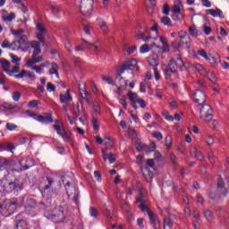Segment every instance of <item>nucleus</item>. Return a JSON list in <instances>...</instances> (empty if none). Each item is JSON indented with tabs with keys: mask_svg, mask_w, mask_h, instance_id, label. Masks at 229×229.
Returning <instances> with one entry per match:
<instances>
[{
	"mask_svg": "<svg viewBox=\"0 0 229 229\" xmlns=\"http://www.w3.org/2000/svg\"><path fill=\"white\" fill-rule=\"evenodd\" d=\"M15 173H19L17 169H11L10 171H0V187L3 192L10 194H19L24 189V182L15 176Z\"/></svg>",
	"mask_w": 229,
	"mask_h": 229,
	"instance_id": "f257e3e1",
	"label": "nucleus"
},
{
	"mask_svg": "<svg viewBox=\"0 0 229 229\" xmlns=\"http://www.w3.org/2000/svg\"><path fill=\"white\" fill-rule=\"evenodd\" d=\"M55 182V178L47 176L39 182V191L43 198H47L46 201L40 203V208H43V210L51 211V198L55 192L53 190Z\"/></svg>",
	"mask_w": 229,
	"mask_h": 229,
	"instance_id": "f03ea898",
	"label": "nucleus"
},
{
	"mask_svg": "<svg viewBox=\"0 0 229 229\" xmlns=\"http://www.w3.org/2000/svg\"><path fill=\"white\" fill-rule=\"evenodd\" d=\"M21 203H19V199H15L12 200H5L0 204V214L4 217H10L12 214L17 210V207H21Z\"/></svg>",
	"mask_w": 229,
	"mask_h": 229,
	"instance_id": "7ed1b4c3",
	"label": "nucleus"
},
{
	"mask_svg": "<svg viewBox=\"0 0 229 229\" xmlns=\"http://www.w3.org/2000/svg\"><path fill=\"white\" fill-rule=\"evenodd\" d=\"M199 117L203 123H210L214 117V110L212 109V106L208 104H202Z\"/></svg>",
	"mask_w": 229,
	"mask_h": 229,
	"instance_id": "20e7f679",
	"label": "nucleus"
},
{
	"mask_svg": "<svg viewBox=\"0 0 229 229\" xmlns=\"http://www.w3.org/2000/svg\"><path fill=\"white\" fill-rule=\"evenodd\" d=\"M27 114L29 117H32L36 121H38V123H44L45 124H51L55 122V120H53V114L51 113H45L44 115H42V114H37L30 111H27Z\"/></svg>",
	"mask_w": 229,
	"mask_h": 229,
	"instance_id": "39448f33",
	"label": "nucleus"
},
{
	"mask_svg": "<svg viewBox=\"0 0 229 229\" xmlns=\"http://www.w3.org/2000/svg\"><path fill=\"white\" fill-rule=\"evenodd\" d=\"M64 188L68 198L73 196L72 201H74L76 205H80V190H78V187L72 186L71 185V182H67Z\"/></svg>",
	"mask_w": 229,
	"mask_h": 229,
	"instance_id": "423d86ee",
	"label": "nucleus"
},
{
	"mask_svg": "<svg viewBox=\"0 0 229 229\" xmlns=\"http://www.w3.org/2000/svg\"><path fill=\"white\" fill-rule=\"evenodd\" d=\"M94 10V0H81L80 5V12L86 17H90Z\"/></svg>",
	"mask_w": 229,
	"mask_h": 229,
	"instance_id": "0eeeda50",
	"label": "nucleus"
},
{
	"mask_svg": "<svg viewBox=\"0 0 229 229\" xmlns=\"http://www.w3.org/2000/svg\"><path fill=\"white\" fill-rule=\"evenodd\" d=\"M135 67L139 69V66H137V59L135 58L123 62L120 66L118 76H121V74H123L124 71H133Z\"/></svg>",
	"mask_w": 229,
	"mask_h": 229,
	"instance_id": "6e6552de",
	"label": "nucleus"
},
{
	"mask_svg": "<svg viewBox=\"0 0 229 229\" xmlns=\"http://www.w3.org/2000/svg\"><path fill=\"white\" fill-rule=\"evenodd\" d=\"M54 129L55 130L57 135L64 139V142H68V144H71V146L74 144V142L72 141V137H71V133L67 132L65 129H62V126H60V124H54Z\"/></svg>",
	"mask_w": 229,
	"mask_h": 229,
	"instance_id": "1a4fd4ad",
	"label": "nucleus"
},
{
	"mask_svg": "<svg viewBox=\"0 0 229 229\" xmlns=\"http://www.w3.org/2000/svg\"><path fill=\"white\" fill-rule=\"evenodd\" d=\"M36 30H38V33L36 34V37L39 42H41L42 46H46V35H47V30L44 27V23L38 22L36 24Z\"/></svg>",
	"mask_w": 229,
	"mask_h": 229,
	"instance_id": "9d476101",
	"label": "nucleus"
},
{
	"mask_svg": "<svg viewBox=\"0 0 229 229\" xmlns=\"http://www.w3.org/2000/svg\"><path fill=\"white\" fill-rule=\"evenodd\" d=\"M136 203H140L139 208L142 212H146V210H148V208H149L148 207V204H147L148 200L146 199V197L144 196V191H142V189L140 190L139 195L136 196Z\"/></svg>",
	"mask_w": 229,
	"mask_h": 229,
	"instance_id": "9b49d317",
	"label": "nucleus"
},
{
	"mask_svg": "<svg viewBox=\"0 0 229 229\" xmlns=\"http://www.w3.org/2000/svg\"><path fill=\"white\" fill-rule=\"evenodd\" d=\"M193 101L197 103V105H205L207 101V95L205 91L201 89H196L193 93Z\"/></svg>",
	"mask_w": 229,
	"mask_h": 229,
	"instance_id": "f8f14e48",
	"label": "nucleus"
},
{
	"mask_svg": "<svg viewBox=\"0 0 229 229\" xmlns=\"http://www.w3.org/2000/svg\"><path fill=\"white\" fill-rule=\"evenodd\" d=\"M145 212H147L150 221V225H153L154 229H161L162 226L160 225V220L158 219V216L155 215V213H152L149 208H147Z\"/></svg>",
	"mask_w": 229,
	"mask_h": 229,
	"instance_id": "ddd939ff",
	"label": "nucleus"
},
{
	"mask_svg": "<svg viewBox=\"0 0 229 229\" xmlns=\"http://www.w3.org/2000/svg\"><path fill=\"white\" fill-rule=\"evenodd\" d=\"M52 219H55L56 223H61L65 219V214H64V210L62 208H55L52 214Z\"/></svg>",
	"mask_w": 229,
	"mask_h": 229,
	"instance_id": "4468645a",
	"label": "nucleus"
},
{
	"mask_svg": "<svg viewBox=\"0 0 229 229\" xmlns=\"http://www.w3.org/2000/svg\"><path fill=\"white\" fill-rule=\"evenodd\" d=\"M30 47H32V49H34L32 53V58H37V56L38 57V55L42 53V49L40 48V43L37 40H33L30 41Z\"/></svg>",
	"mask_w": 229,
	"mask_h": 229,
	"instance_id": "2eb2a0df",
	"label": "nucleus"
},
{
	"mask_svg": "<svg viewBox=\"0 0 229 229\" xmlns=\"http://www.w3.org/2000/svg\"><path fill=\"white\" fill-rule=\"evenodd\" d=\"M141 173L146 182H148V183H151L153 182V173L151 172V169H149L148 166H141Z\"/></svg>",
	"mask_w": 229,
	"mask_h": 229,
	"instance_id": "dca6fc26",
	"label": "nucleus"
},
{
	"mask_svg": "<svg viewBox=\"0 0 229 229\" xmlns=\"http://www.w3.org/2000/svg\"><path fill=\"white\" fill-rule=\"evenodd\" d=\"M11 165H12V162H10L8 158L0 157V171H10L11 169H14V168H10Z\"/></svg>",
	"mask_w": 229,
	"mask_h": 229,
	"instance_id": "f3484780",
	"label": "nucleus"
},
{
	"mask_svg": "<svg viewBox=\"0 0 229 229\" xmlns=\"http://www.w3.org/2000/svg\"><path fill=\"white\" fill-rule=\"evenodd\" d=\"M176 216L169 215L168 216L164 218V229H173V225H174V219Z\"/></svg>",
	"mask_w": 229,
	"mask_h": 229,
	"instance_id": "a211bd4d",
	"label": "nucleus"
},
{
	"mask_svg": "<svg viewBox=\"0 0 229 229\" xmlns=\"http://www.w3.org/2000/svg\"><path fill=\"white\" fill-rule=\"evenodd\" d=\"M148 64L153 68L157 69L158 67V64H160V59L158 58V55L154 54L148 56Z\"/></svg>",
	"mask_w": 229,
	"mask_h": 229,
	"instance_id": "6ab92c4d",
	"label": "nucleus"
},
{
	"mask_svg": "<svg viewBox=\"0 0 229 229\" xmlns=\"http://www.w3.org/2000/svg\"><path fill=\"white\" fill-rule=\"evenodd\" d=\"M207 15H212V17H219L220 19H225V14L221 9H208L206 11Z\"/></svg>",
	"mask_w": 229,
	"mask_h": 229,
	"instance_id": "aec40b11",
	"label": "nucleus"
},
{
	"mask_svg": "<svg viewBox=\"0 0 229 229\" xmlns=\"http://www.w3.org/2000/svg\"><path fill=\"white\" fill-rule=\"evenodd\" d=\"M59 99L61 103H71L72 101V96L71 95V89H67L65 94L61 93L59 95Z\"/></svg>",
	"mask_w": 229,
	"mask_h": 229,
	"instance_id": "412c9836",
	"label": "nucleus"
},
{
	"mask_svg": "<svg viewBox=\"0 0 229 229\" xmlns=\"http://www.w3.org/2000/svg\"><path fill=\"white\" fill-rule=\"evenodd\" d=\"M185 44H189V40L175 39L172 42V47L174 49V51H180V48L183 47Z\"/></svg>",
	"mask_w": 229,
	"mask_h": 229,
	"instance_id": "4be33fe9",
	"label": "nucleus"
},
{
	"mask_svg": "<svg viewBox=\"0 0 229 229\" xmlns=\"http://www.w3.org/2000/svg\"><path fill=\"white\" fill-rule=\"evenodd\" d=\"M14 229H30L28 225V221L26 219H19L15 220V227Z\"/></svg>",
	"mask_w": 229,
	"mask_h": 229,
	"instance_id": "5701e85b",
	"label": "nucleus"
},
{
	"mask_svg": "<svg viewBox=\"0 0 229 229\" xmlns=\"http://www.w3.org/2000/svg\"><path fill=\"white\" fill-rule=\"evenodd\" d=\"M40 62H44V57L38 55L37 57H32L31 59H29L26 62V65L27 67L31 68L33 65H35V64H40Z\"/></svg>",
	"mask_w": 229,
	"mask_h": 229,
	"instance_id": "b1692460",
	"label": "nucleus"
},
{
	"mask_svg": "<svg viewBox=\"0 0 229 229\" xmlns=\"http://www.w3.org/2000/svg\"><path fill=\"white\" fill-rule=\"evenodd\" d=\"M190 153H191V157H194V158H196L197 160H199V162H202V160L205 158L203 154L201 152L198 151V149L196 148H191Z\"/></svg>",
	"mask_w": 229,
	"mask_h": 229,
	"instance_id": "393cba45",
	"label": "nucleus"
},
{
	"mask_svg": "<svg viewBox=\"0 0 229 229\" xmlns=\"http://www.w3.org/2000/svg\"><path fill=\"white\" fill-rule=\"evenodd\" d=\"M102 157L104 160H109L111 164H114L115 162V155L110 153L109 155L106 154V150L102 149Z\"/></svg>",
	"mask_w": 229,
	"mask_h": 229,
	"instance_id": "a878e982",
	"label": "nucleus"
},
{
	"mask_svg": "<svg viewBox=\"0 0 229 229\" xmlns=\"http://www.w3.org/2000/svg\"><path fill=\"white\" fill-rule=\"evenodd\" d=\"M104 144L106 146V149L105 151L106 152L107 149H112V148H114V140H112V138L108 137V136H105L104 137Z\"/></svg>",
	"mask_w": 229,
	"mask_h": 229,
	"instance_id": "bb28decb",
	"label": "nucleus"
},
{
	"mask_svg": "<svg viewBox=\"0 0 229 229\" xmlns=\"http://www.w3.org/2000/svg\"><path fill=\"white\" fill-rule=\"evenodd\" d=\"M15 149V147L12 143H0V151H11Z\"/></svg>",
	"mask_w": 229,
	"mask_h": 229,
	"instance_id": "cd10ccee",
	"label": "nucleus"
},
{
	"mask_svg": "<svg viewBox=\"0 0 229 229\" xmlns=\"http://www.w3.org/2000/svg\"><path fill=\"white\" fill-rule=\"evenodd\" d=\"M2 13H3V16H2L3 21H5L7 22H12V21L15 19V13H10L8 16L4 15V13H8L7 10H2Z\"/></svg>",
	"mask_w": 229,
	"mask_h": 229,
	"instance_id": "c85d7f7f",
	"label": "nucleus"
},
{
	"mask_svg": "<svg viewBox=\"0 0 229 229\" xmlns=\"http://www.w3.org/2000/svg\"><path fill=\"white\" fill-rule=\"evenodd\" d=\"M44 67H49V61H47L38 66H33L32 71H35L38 74H42Z\"/></svg>",
	"mask_w": 229,
	"mask_h": 229,
	"instance_id": "c756f323",
	"label": "nucleus"
},
{
	"mask_svg": "<svg viewBox=\"0 0 229 229\" xmlns=\"http://www.w3.org/2000/svg\"><path fill=\"white\" fill-rule=\"evenodd\" d=\"M210 60H208V62H210V64H219L221 62V56H219V54L214 53L213 55H209Z\"/></svg>",
	"mask_w": 229,
	"mask_h": 229,
	"instance_id": "7c9ffc66",
	"label": "nucleus"
},
{
	"mask_svg": "<svg viewBox=\"0 0 229 229\" xmlns=\"http://www.w3.org/2000/svg\"><path fill=\"white\" fill-rule=\"evenodd\" d=\"M174 58H175L174 60L175 66L178 69H182V67L185 65V64L183 63V59H182V55L177 54L174 55Z\"/></svg>",
	"mask_w": 229,
	"mask_h": 229,
	"instance_id": "2f4dec72",
	"label": "nucleus"
},
{
	"mask_svg": "<svg viewBox=\"0 0 229 229\" xmlns=\"http://www.w3.org/2000/svg\"><path fill=\"white\" fill-rule=\"evenodd\" d=\"M217 189H222V194L223 196H226L228 194V190L225 187V181H223V178H218V182H217Z\"/></svg>",
	"mask_w": 229,
	"mask_h": 229,
	"instance_id": "473e14b6",
	"label": "nucleus"
},
{
	"mask_svg": "<svg viewBox=\"0 0 229 229\" xmlns=\"http://www.w3.org/2000/svg\"><path fill=\"white\" fill-rule=\"evenodd\" d=\"M0 62L2 64V69L4 72H6V74H8L10 72V61L6 59H1Z\"/></svg>",
	"mask_w": 229,
	"mask_h": 229,
	"instance_id": "72a5a7b5",
	"label": "nucleus"
},
{
	"mask_svg": "<svg viewBox=\"0 0 229 229\" xmlns=\"http://www.w3.org/2000/svg\"><path fill=\"white\" fill-rule=\"evenodd\" d=\"M77 112L74 109L72 111V114L76 119H78V117H80V115H82L83 117H85V115H87V113H85V110L80 108V104H77Z\"/></svg>",
	"mask_w": 229,
	"mask_h": 229,
	"instance_id": "f704fd0d",
	"label": "nucleus"
},
{
	"mask_svg": "<svg viewBox=\"0 0 229 229\" xmlns=\"http://www.w3.org/2000/svg\"><path fill=\"white\" fill-rule=\"evenodd\" d=\"M127 96L131 103H137L138 99L140 98H139V95H137V93L132 92V91H129L127 93Z\"/></svg>",
	"mask_w": 229,
	"mask_h": 229,
	"instance_id": "c9c22d12",
	"label": "nucleus"
},
{
	"mask_svg": "<svg viewBox=\"0 0 229 229\" xmlns=\"http://www.w3.org/2000/svg\"><path fill=\"white\" fill-rule=\"evenodd\" d=\"M168 69H169L170 72H173L174 74L178 72V67H176L174 59L170 60V62L168 64Z\"/></svg>",
	"mask_w": 229,
	"mask_h": 229,
	"instance_id": "e433bc0d",
	"label": "nucleus"
},
{
	"mask_svg": "<svg viewBox=\"0 0 229 229\" xmlns=\"http://www.w3.org/2000/svg\"><path fill=\"white\" fill-rule=\"evenodd\" d=\"M91 123L95 131H99V121H98V118H96V114H92Z\"/></svg>",
	"mask_w": 229,
	"mask_h": 229,
	"instance_id": "4c0bfd02",
	"label": "nucleus"
},
{
	"mask_svg": "<svg viewBox=\"0 0 229 229\" xmlns=\"http://www.w3.org/2000/svg\"><path fill=\"white\" fill-rule=\"evenodd\" d=\"M49 74H55L57 78L58 76H60V74L58 73V64L52 63V69L49 70Z\"/></svg>",
	"mask_w": 229,
	"mask_h": 229,
	"instance_id": "58836bf2",
	"label": "nucleus"
},
{
	"mask_svg": "<svg viewBox=\"0 0 229 229\" xmlns=\"http://www.w3.org/2000/svg\"><path fill=\"white\" fill-rule=\"evenodd\" d=\"M27 207L29 208H37V199L33 198L27 199Z\"/></svg>",
	"mask_w": 229,
	"mask_h": 229,
	"instance_id": "ea45409f",
	"label": "nucleus"
},
{
	"mask_svg": "<svg viewBox=\"0 0 229 229\" xmlns=\"http://www.w3.org/2000/svg\"><path fill=\"white\" fill-rule=\"evenodd\" d=\"M146 153L147 155H149V153H153L154 151H157V144L155 141H151L150 146L146 148Z\"/></svg>",
	"mask_w": 229,
	"mask_h": 229,
	"instance_id": "a19ab883",
	"label": "nucleus"
},
{
	"mask_svg": "<svg viewBox=\"0 0 229 229\" xmlns=\"http://www.w3.org/2000/svg\"><path fill=\"white\" fill-rule=\"evenodd\" d=\"M165 146L167 149H171V148L173 147V137L167 135L165 138Z\"/></svg>",
	"mask_w": 229,
	"mask_h": 229,
	"instance_id": "79ce46f5",
	"label": "nucleus"
},
{
	"mask_svg": "<svg viewBox=\"0 0 229 229\" xmlns=\"http://www.w3.org/2000/svg\"><path fill=\"white\" fill-rule=\"evenodd\" d=\"M20 71H21V64H16V65H14L12 70H9V73L7 74L8 76H13V74L19 72Z\"/></svg>",
	"mask_w": 229,
	"mask_h": 229,
	"instance_id": "37998d69",
	"label": "nucleus"
},
{
	"mask_svg": "<svg viewBox=\"0 0 229 229\" xmlns=\"http://www.w3.org/2000/svg\"><path fill=\"white\" fill-rule=\"evenodd\" d=\"M161 22L162 24H164V26H167L168 28H171V26H173L171 18H169L168 16L161 18Z\"/></svg>",
	"mask_w": 229,
	"mask_h": 229,
	"instance_id": "c03bdc74",
	"label": "nucleus"
},
{
	"mask_svg": "<svg viewBox=\"0 0 229 229\" xmlns=\"http://www.w3.org/2000/svg\"><path fill=\"white\" fill-rule=\"evenodd\" d=\"M136 38L138 40H142L143 42H148L149 41V38H151V36L145 37L144 32H141L140 34H136Z\"/></svg>",
	"mask_w": 229,
	"mask_h": 229,
	"instance_id": "a18cd8bd",
	"label": "nucleus"
},
{
	"mask_svg": "<svg viewBox=\"0 0 229 229\" xmlns=\"http://www.w3.org/2000/svg\"><path fill=\"white\" fill-rule=\"evenodd\" d=\"M81 96L82 98H84V100L86 101V103H88V105H90V99L92 98V96H90V93H89V91L85 90L84 96H83V93H81Z\"/></svg>",
	"mask_w": 229,
	"mask_h": 229,
	"instance_id": "49530a36",
	"label": "nucleus"
},
{
	"mask_svg": "<svg viewBox=\"0 0 229 229\" xmlns=\"http://www.w3.org/2000/svg\"><path fill=\"white\" fill-rule=\"evenodd\" d=\"M82 42H84V44H87V46H89L90 47H93L94 53L95 55H98L99 54V47L92 43H89V41L82 39Z\"/></svg>",
	"mask_w": 229,
	"mask_h": 229,
	"instance_id": "de8ad7c7",
	"label": "nucleus"
},
{
	"mask_svg": "<svg viewBox=\"0 0 229 229\" xmlns=\"http://www.w3.org/2000/svg\"><path fill=\"white\" fill-rule=\"evenodd\" d=\"M178 37L181 40H188L189 41V34L185 30H180L178 32Z\"/></svg>",
	"mask_w": 229,
	"mask_h": 229,
	"instance_id": "09e8293b",
	"label": "nucleus"
},
{
	"mask_svg": "<svg viewBox=\"0 0 229 229\" xmlns=\"http://www.w3.org/2000/svg\"><path fill=\"white\" fill-rule=\"evenodd\" d=\"M21 44L18 40H14L11 43V49H13V51H19V49H21Z\"/></svg>",
	"mask_w": 229,
	"mask_h": 229,
	"instance_id": "8fccbe9b",
	"label": "nucleus"
},
{
	"mask_svg": "<svg viewBox=\"0 0 229 229\" xmlns=\"http://www.w3.org/2000/svg\"><path fill=\"white\" fill-rule=\"evenodd\" d=\"M208 198L209 199L216 201V203H219V194H217V192H209Z\"/></svg>",
	"mask_w": 229,
	"mask_h": 229,
	"instance_id": "3c124183",
	"label": "nucleus"
},
{
	"mask_svg": "<svg viewBox=\"0 0 229 229\" xmlns=\"http://www.w3.org/2000/svg\"><path fill=\"white\" fill-rule=\"evenodd\" d=\"M204 217L207 219V221H214V215L210 210L204 211Z\"/></svg>",
	"mask_w": 229,
	"mask_h": 229,
	"instance_id": "603ef678",
	"label": "nucleus"
},
{
	"mask_svg": "<svg viewBox=\"0 0 229 229\" xmlns=\"http://www.w3.org/2000/svg\"><path fill=\"white\" fill-rule=\"evenodd\" d=\"M89 216H91V217H98L99 211H98V208H96L94 207H90L89 208Z\"/></svg>",
	"mask_w": 229,
	"mask_h": 229,
	"instance_id": "864d4df0",
	"label": "nucleus"
},
{
	"mask_svg": "<svg viewBox=\"0 0 229 229\" xmlns=\"http://www.w3.org/2000/svg\"><path fill=\"white\" fill-rule=\"evenodd\" d=\"M183 13H172V19L173 21H180L182 19H183Z\"/></svg>",
	"mask_w": 229,
	"mask_h": 229,
	"instance_id": "5fc2aeb1",
	"label": "nucleus"
},
{
	"mask_svg": "<svg viewBox=\"0 0 229 229\" xmlns=\"http://www.w3.org/2000/svg\"><path fill=\"white\" fill-rule=\"evenodd\" d=\"M90 47V45H87V43L85 44H81V46H76L75 47V51H86L87 49H89Z\"/></svg>",
	"mask_w": 229,
	"mask_h": 229,
	"instance_id": "6e6d98bb",
	"label": "nucleus"
},
{
	"mask_svg": "<svg viewBox=\"0 0 229 229\" xmlns=\"http://www.w3.org/2000/svg\"><path fill=\"white\" fill-rule=\"evenodd\" d=\"M172 13H182V8L180 7V4H174L171 8Z\"/></svg>",
	"mask_w": 229,
	"mask_h": 229,
	"instance_id": "4d7b16f0",
	"label": "nucleus"
},
{
	"mask_svg": "<svg viewBox=\"0 0 229 229\" xmlns=\"http://www.w3.org/2000/svg\"><path fill=\"white\" fill-rule=\"evenodd\" d=\"M198 54L199 55V56H202L204 60H210V55H208L207 51H205V49L199 50Z\"/></svg>",
	"mask_w": 229,
	"mask_h": 229,
	"instance_id": "13d9d810",
	"label": "nucleus"
},
{
	"mask_svg": "<svg viewBox=\"0 0 229 229\" xmlns=\"http://www.w3.org/2000/svg\"><path fill=\"white\" fill-rule=\"evenodd\" d=\"M208 159L209 160L211 165H214V164H216V156H214V152L211 151L208 153Z\"/></svg>",
	"mask_w": 229,
	"mask_h": 229,
	"instance_id": "bf43d9fd",
	"label": "nucleus"
},
{
	"mask_svg": "<svg viewBox=\"0 0 229 229\" xmlns=\"http://www.w3.org/2000/svg\"><path fill=\"white\" fill-rule=\"evenodd\" d=\"M2 107L4 109V110H14L15 108V106H13V104H10V103H3L2 104Z\"/></svg>",
	"mask_w": 229,
	"mask_h": 229,
	"instance_id": "052dcab7",
	"label": "nucleus"
},
{
	"mask_svg": "<svg viewBox=\"0 0 229 229\" xmlns=\"http://www.w3.org/2000/svg\"><path fill=\"white\" fill-rule=\"evenodd\" d=\"M146 148H148V145L138 143L136 146V150L140 153L141 151H146Z\"/></svg>",
	"mask_w": 229,
	"mask_h": 229,
	"instance_id": "680f3d73",
	"label": "nucleus"
},
{
	"mask_svg": "<svg viewBox=\"0 0 229 229\" xmlns=\"http://www.w3.org/2000/svg\"><path fill=\"white\" fill-rule=\"evenodd\" d=\"M190 35L191 37H198V30H196V26L192 25L189 28Z\"/></svg>",
	"mask_w": 229,
	"mask_h": 229,
	"instance_id": "e2e57ef3",
	"label": "nucleus"
},
{
	"mask_svg": "<svg viewBox=\"0 0 229 229\" xmlns=\"http://www.w3.org/2000/svg\"><path fill=\"white\" fill-rule=\"evenodd\" d=\"M5 126L9 131H13L18 128L17 124L12 123H7Z\"/></svg>",
	"mask_w": 229,
	"mask_h": 229,
	"instance_id": "0e129e2a",
	"label": "nucleus"
},
{
	"mask_svg": "<svg viewBox=\"0 0 229 229\" xmlns=\"http://www.w3.org/2000/svg\"><path fill=\"white\" fill-rule=\"evenodd\" d=\"M152 137L154 139H157V140H162V139H164V136L162 135V132H158V131L153 132Z\"/></svg>",
	"mask_w": 229,
	"mask_h": 229,
	"instance_id": "69168bd1",
	"label": "nucleus"
},
{
	"mask_svg": "<svg viewBox=\"0 0 229 229\" xmlns=\"http://www.w3.org/2000/svg\"><path fill=\"white\" fill-rule=\"evenodd\" d=\"M140 53H149V45L144 44L140 48Z\"/></svg>",
	"mask_w": 229,
	"mask_h": 229,
	"instance_id": "338daca9",
	"label": "nucleus"
},
{
	"mask_svg": "<svg viewBox=\"0 0 229 229\" xmlns=\"http://www.w3.org/2000/svg\"><path fill=\"white\" fill-rule=\"evenodd\" d=\"M18 41L20 42V44L21 46H22V44H27V42H28V36H26V35L20 36Z\"/></svg>",
	"mask_w": 229,
	"mask_h": 229,
	"instance_id": "774afa93",
	"label": "nucleus"
}]
</instances>
